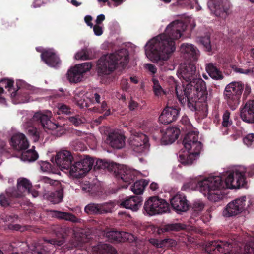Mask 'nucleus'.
Masks as SVG:
<instances>
[{"label":"nucleus","instance_id":"f257e3e1","mask_svg":"<svg viewBox=\"0 0 254 254\" xmlns=\"http://www.w3.org/2000/svg\"><path fill=\"white\" fill-rule=\"evenodd\" d=\"M186 28L185 23L179 20L174 21L168 25L163 33L154 37L146 44V55L158 64L162 71L170 69L164 66L166 59L175 51V40L181 37Z\"/></svg>","mask_w":254,"mask_h":254},{"label":"nucleus","instance_id":"f03ea898","mask_svg":"<svg viewBox=\"0 0 254 254\" xmlns=\"http://www.w3.org/2000/svg\"><path fill=\"white\" fill-rule=\"evenodd\" d=\"M246 180L245 172L236 170L230 172L225 178L219 176H212L201 181L192 180L187 184V186L191 189L199 190L209 200L217 202L225 196L221 189L244 187L246 185Z\"/></svg>","mask_w":254,"mask_h":254},{"label":"nucleus","instance_id":"7ed1b4c3","mask_svg":"<svg viewBox=\"0 0 254 254\" xmlns=\"http://www.w3.org/2000/svg\"><path fill=\"white\" fill-rule=\"evenodd\" d=\"M128 52L121 49L114 53L103 55L98 60L97 72L99 75H110L120 64L124 67L128 62Z\"/></svg>","mask_w":254,"mask_h":254},{"label":"nucleus","instance_id":"20e7f679","mask_svg":"<svg viewBox=\"0 0 254 254\" xmlns=\"http://www.w3.org/2000/svg\"><path fill=\"white\" fill-rule=\"evenodd\" d=\"M198 139V133L195 131L189 132L185 136L183 144L187 152L179 154V161L182 164L190 165L199 156L202 144Z\"/></svg>","mask_w":254,"mask_h":254},{"label":"nucleus","instance_id":"39448f33","mask_svg":"<svg viewBox=\"0 0 254 254\" xmlns=\"http://www.w3.org/2000/svg\"><path fill=\"white\" fill-rule=\"evenodd\" d=\"M94 168L95 170L103 169L110 172H113L116 178L125 183L123 187L126 188L128 184L134 181L136 176V172L134 170H131L125 165L117 164L105 160H97Z\"/></svg>","mask_w":254,"mask_h":254},{"label":"nucleus","instance_id":"423d86ee","mask_svg":"<svg viewBox=\"0 0 254 254\" xmlns=\"http://www.w3.org/2000/svg\"><path fill=\"white\" fill-rule=\"evenodd\" d=\"M182 87L176 85L175 92L178 99L181 101L184 99V96H190V95L196 96L198 100L200 102H205L208 98V91L206 89L205 82L197 76L187 83L185 87L184 84Z\"/></svg>","mask_w":254,"mask_h":254},{"label":"nucleus","instance_id":"0eeeda50","mask_svg":"<svg viewBox=\"0 0 254 254\" xmlns=\"http://www.w3.org/2000/svg\"><path fill=\"white\" fill-rule=\"evenodd\" d=\"M244 89V84L241 81H233L225 87L223 93L224 99L232 110L239 106Z\"/></svg>","mask_w":254,"mask_h":254},{"label":"nucleus","instance_id":"6e6552de","mask_svg":"<svg viewBox=\"0 0 254 254\" xmlns=\"http://www.w3.org/2000/svg\"><path fill=\"white\" fill-rule=\"evenodd\" d=\"M94 162V160L89 156L78 159L74 157L71 167L68 169L70 174L76 178H81L91 170Z\"/></svg>","mask_w":254,"mask_h":254},{"label":"nucleus","instance_id":"1a4fd4ad","mask_svg":"<svg viewBox=\"0 0 254 254\" xmlns=\"http://www.w3.org/2000/svg\"><path fill=\"white\" fill-rule=\"evenodd\" d=\"M129 145L131 149L137 153H142L148 149L149 144L146 135L141 132H135L130 137Z\"/></svg>","mask_w":254,"mask_h":254},{"label":"nucleus","instance_id":"9d476101","mask_svg":"<svg viewBox=\"0 0 254 254\" xmlns=\"http://www.w3.org/2000/svg\"><path fill=\"white\" fill-rule=\"evenodd\" d=\"M177 74L181 79L188 83H190L197 76L195 64L193 62H188L180 64Z\"/></svg>","mask_w":254,"mask_h":254},{"label":"nucleus","instance_id":"9b49d317","mask_svg":"<svg viewBox=\"0 0 254 254\" xmlns=\"http://www.w3.org/2000/svg\"><path fill=\"white\" fill-rule=\"evenodd\" d=\"M246 201V197L242 196L229 202L223 211V215L226 217H231L241 213L247 209L245 207Z\"/></svg>","mask_w":254,"mask_h":254},{"label":"nucleus","instance_id":"f8f14e48","mask_svg":"<svg viewBox=\"0 0 254 254\" xmlns=\"http://www.w3.org/2000/svg\"><path fill=\"white\" fill-rule=\"evenodd\" d=\"M51 112L46 111L45 112H38L33 116V121L40 124L44 128L54 130L58 128V125L50 120Z\"/></svg>","mask_w":254,"mask_h":254},{"label":"nucleus","instance_id":"ddd939ff","mask_svg":"<svg viewBox=\"0 0 254 254\" xmlns=\"http://www.w3.org/2000/svg\"><path fill=\"white\" fill-rule=\"evenodd\" d=\"M180 108L177 106L166 107L159 117V121L164 125L175 121L179 115Z\"/></svg>","mask_w":254,"mask_h":254},{"label":"nucleus","instance_id":"4468645a","mask_svg":"<svg viewBox=\"0 0 254 254\" xmlns=\"http://www.w3.org/2000/svg\"><path fill=\"white\" fill-rule=\"evenodd\" d=\"M74 157L71 152L66 150H63L57 153L55 162L61 168L68 170L71 167Z\"/></svg>","mask_w":254,"mask_h":254},{"label":"nucleus","instance_id":"2eb2a0df","mask_svg":"<svg viewBox=\"0 0 254 254\" xmlns=\"http://www.w3.org/2000/svg\"><path fill=\"white\" fill-rule=\"evenodd\" d=\"M180 50L183 54V58L187 61H190V62H196L200 55L198 49L191 44H182Z\"/></svg>","mask_w":254,"mask_h":254},{"label":"nucleus","instance_id":"dca6fc26","mask_svg":"<svg viewBox=\"0 0 254 254\" xmlns=\"http://www.w3.org/2000/svg\"><path fill=\"white\" fill-rule=\"evenodd\" d=\"M10 144L13 149L19 151L25 150L29 146L27 137L22 133L13 134L10 138Z\"/></svg>","mask_w":254,"mask_h":254},{"label":"nucleus","instance_id":"f3484780","mask_svg":"<svg viewBox=\"0 0 254 254\" xmlns=\"http://www.w3.org/2000/svg\"><path fill=\"white\" fill-rule=\"evenodd\" d=\"M113 206L111 203H90L85 207L84 211L89 214H101L110 212Z\"/></svg>","mask_w":254,"mask_h":254},{"label":"nucleus","instance_id":"a211bd4d","mask_svg":"<svg viewBox=\"0 0 254 254\" xmlns=\"http://www.w3.org/2000/svg\"><path fill=\"white\" fill-rule=\"evenodd\" d=\"M106 236L111 242H124L128 241L130 243L135 240V238L132 234L124 231L116 230H111L107 232Z\"/></svg>","mask_w":254,"mask_h":254},{"label":"nucleus","instance_id":"6ab92c4d","mask_svg":"<svg viewBox=\"0 0 254 254\" xmlns=\"http://www.w3.org/2000/svg\"><path fill=\"white\" fill-rule=\"evenodd\" d=\"M240 117L246 123H254V100H248L241 108Z\"/></svg>","mask_w":254,"mask_h":254},{"label":"nucleus","instance_id":"aec40b11","mask_svg":"<svg viewBox=\"0 0 254 254\" xmlns=\"http://www.w3.org/2000/svg\"><path fill=\"white\" fill-rule=\"evenodd\" d=\"M32 188V184L26 178L18 179L17 181V189H11L12 190L13 195L16 197L20 198L25 194H29Z\"/></svg>","mask_w":254,"mask_h":254},{"label":"nucleus","instance_id":"412c9836","mask_svg":"<svg viewBox=\"0 0 254 254\" xmlns=\"http://www.w3.org/2000/svg\"><path fill=\"white\" fill-rule=\"evenodd\" d=\"M170 204L173 209L178 213L186 211L189 204L186 197L183 194H176L170 199Z\"/></svg>","mask_w":254,"mask_h":254},{"label":"nucleus","instance_id":"4be33fe9","mask_svg":"<svg viewBox=\"0 0 254 254\" xmlns=\"http://www.w3.org/2000/svg\"><path fill=\"white\" fill-rule=\"evenodd\" d=\"M41 56L42 60L49 66L56 67L59 66L61 63L59 57L51 50L43 52Z\"/></svg>","mask_w":254,"mask_h":254},{"label":"nucleus","instance_id":"5701e85b","mask_svg":"<svg viewBox=\"0 0 254 254\" xmlns=\"http://www.w3.org/2000/svg\"><path fill=\"white\" fill-rule=\"evenodd\" d=\"M143 198L140 196H132L123 201L121 206L134 211H137L141 206Z\"/></svg>","mask_w":254,"mask_h":254},{"label":"nucleus","instance_id":"b1692460","mask_svg":"<svg viewBox=\"0 0 254 254\" xmlns=\"http://www.w3.org/2000/svg\"><path fill=\"white\" fill-rule=\"evenodd\" d=\"M180 131L175 127H169L163 134L161 141L162 144L167 145L171 144L178 139Z\"/></svg>","mask_w":254,"mask_h":254},{"label":"nucleus","instance_id":"393cba45","mask_svg":"<svg viewBox=\"0 0 254 254\" xmlns=\"http://www.w3.org/2000/svg\"><path fill=\"white\" fill-rule=\"evenodd\" d=\"M125 136L120 133L110 132L108 136L107 140L113 148L121 149L125 144Z\"/></svg>","mask_w":254,"mask_h":254},{"label":"nucleus","instance_id":"a878e982","mask_svg":"<svg viewBox=\"0 0 254 254\" xmlns=\"http://www.w3.org/2000/svg\"><path fill=\"white\" fill-rule=\"evenodd\" d=\"M88 110L95 113H102L105 112L103 116H100L98 119L95 120V122L98 124H100L103 119L111 114L110 108L105 100L102 101V104L100 106H93V107L89 108Z\"/></svg>","mask_w":254,"mask_h":254},{"label":"nucleus","instance_id":"bb28decb","mask_svg":"<svg viewBox=\"0 0 254 254\" xmlns=\"http://www.w3.org/2000/svg\"><path fill=\"white\" fill-rule=\"evenodd\" d=\"M92 251L95 254H117L116 250L110 245L99 243L93 246Z\"/></svg>","mask_w":254,"mask_h":254},{"label":"nucleus","instance_id":"cd10ccee","mask_svg":"<svg viewBox=\"0 0 254 254\" xmlns=\"http://www.w3.org/2000/svg\"><path fill=\"white\" fill-rule=\"evenodd\" d=\"M17 86L18 89L11 93V97L14 100L16 99V103L28 102L29 100V96L28 93L25 91V89H21L19 86L18 83L16 82Z\"/></svg>","mask_w":254,"mask_h":254},{"label":"nucleus","instance_id":"c85d7f7f","mask_svg":"<svg viewBox=\"0 0 254 254\" xmlns=\"http://www.w3.org/2000/svg\"><path fill=\"white\" fill-rule=\"evenodd\" d=\"M16 198H18L13 195L12 190L9 189L5 193L0 195V204L2 206L6 207L15 203L14 199Z\"/></svg>","mask_w":254,"mask_h":254},{"label":"nucleus","instance_id":"c756f323","mask_svg":"<svg viewBox=\"0 0 254 254\" xmlns=\"http://www.w3.org/2000/svg\"><path fill=\"white\" fill-rule=\"evenodd\" d=\"M53 215L59 219H64L73 223H79L81 221L80 219L78 218L74 214L69 212L54 210L53 211Z\"/></svg>","mask_w":254,"mask_h":254},{"label":"nucleus","instance_id":"7c9ffc66","mask_svg":"<svg viewBox=\"0 0 254 254\" xmlns=\"http://www.w3.org/2000/svg\"><path fill=\"white\" fill-rule=\"evenodd\" d=\"M83 73L76 65L71 68L67 72V78L70 82L77 83L81 81Z\"/></svg>","mask_w":254,"mask_h":254},{"label":"nucleus","instance_id":"2f4dec72","mask_svg":"<svg viewBox=\"0 0 254 254\" xmlns=\"http://www.w3.org/2000/svg\"><path fill=\"white\" fill-rule=\"evenodd\" d=\"M206 70L209 75L213 79L221 80L223 75L220 70L213 63H209L206 65Z\"/></svg>","mask_w":254,"mask_h":254},{"label":"nucleus","instance_id":"473e14b6","mask_svg":"<svg viewBox=\"0 0 254 254\" xmlns=\"http://www.w3.org/2000/svg\"><path fill=\"white\" fill-rule=\"evenodd\" d=\"M35 147L27 150L21 151V159L24 161L33 162L36 160L38 157V153L35 150Z\"/></svg>","mask_w":254,"mask_h":254},{"label":"nucleus","instance_id":"72a5a7b5","mask_svg":"<svg viewBox=\"0 0 254 254\" xmlns=\"http://www.w3.org/2000/svg\"><path fill=\"white\" fill-rule=\"evenodd\" d=\"M154 204L156 209V214L166 212L168 210V203L158 196H153Z\"/></svg>","mask_w":254,"mask_h":254},{"label":"nucleus","instance_id":"f704fd0d","mask_svg":"<svg viewBox=\"0 0 254 254\" xmlns=\"http://www.w3.org/2000/svg\"><path fill=\"white\" fill-rule=\"evenodd\" d=\"M148 182L144 179L136 181L131 187V191L136 195H140L143 193L145 187L148 185Z\"/></svg>","mask_w":254,"mask_h":254},{"label":"nucleus","instance_id":"c9c22d12","mask_svg":"<svg viewBox=\"0 0 254 254\" xmlns=\"http://www.w3.org/2000/svg\"><path fill=\"white\" fill-rule=\"evenodd\" d=\"M90 103H88L87 101L85 99L80 100V101H78V104L80 105L82 108L84 107H86L87 108L90 107L91 105H94L95 104H98L97 106H100L102 104V102H101V95L99 93H95L93 96L92 98L89 99Z\"/></svg>","mask_w":254,"mask_h":254},{"label":"nucleus","instance_id":"e433bc0d","mask_svg":"<svg viewBox=\"0 0 254 254\" xmlns=\"http://www.w3.org/2000/svg\"><path fill=\"white\" fill-rule=\"evenodd\" d=\"M186 228V225L180 223H170L163 226L161 229V230L162 232L179 231L180 230L185 229Z\"/></svg>","mask_w":254,"mask_h":254},{"label":"nucleus","instance_id":"4c0bfd02","mask_svg":"<svg viewBox=\"0 0 254 254\" xmlns=\"http://www.w3.org/2000/svg\"><path fill=\"white\" fill-rule=\"evenodd\" d=\"M153 196L149 197L148 199L145 202L144 205V210L146 213L150 216L156 214V209L154 204Z\"/></svg>","mask_w":254,"mask_h":254},{"label":"nucleus","instance_id":"58836bf2","mask_svg":"<svg viewBox=\"0 0 254 254\" xmlns=\"http://www.w3.org/2000/svg\"><path fill=\"white\" fill-rule=\"evenodd\" d=\"M93 56L90 49H83L78 52L75 55V58L77 60H87L92 59Z\"/></svg>","mask_w":254,"mask_h":254},{"label":"nucleus","instance_id":"ea45409f","mask_svg":"<svg viewBox=\"0 0 254 254\" xmlns=\"http://www.w3.org/2000/svg\"><path fill=\"white\" fill-rule=\"evenodd\" d=\"M26 133L33 141L36 142L40 139V131L36 127L31 126L26 129Z\"/></svg>","mask_w":254,"mask_h":254},{"label":"nucleus","instance_id":"a19ab883","mask_svg":"<svg viewBox=\"0 0 254 254\" xmlns=\"http://www.w3.org/2000/svg\"><path fill=\"white\" fill-rule=\"evenodd\" d=\"M176 244V241L171 238H166L163 240H157V242L155 243V245L158 248H170L175 246Z\"/></svg>","mask_w":254,"mask_h":254},{"label":"nucleus","instance_id":"79ce46f5","mask_svg":"<svg viewBox=\"0 0 254 254\" xmlns=\"http://www.w3.org/2000/svg\"><path fill=\"white\" fill-rule=\"evenodd\" d=\"M63 189L61 188L56 190L55 192L51 193L50 197L53 198L51 201L55 204L61 202L63 198Z\"/></svg>","mask_w":254,"mask_h":254},{"label":"nucleus","instance_id":"37998d69","mask_svg":"<svg viewBox=\"0 0 254 254\" xmlns=\"http://www.w3.org/2000/svg\"><path fill=\"white\" fill-rule=\"evenodd\" d=\"M58 110L56 112L58 115H69L72 112L70 107L64 103H59L58 105Z\"/></svg>","mask_w":254,"mask_h":254},{"label":"nucleus","instance_id":"c03bdc74","mask_svg":"<svg viewBox=\"0 0 254 254\" xmlns=\"http://www.w3.org/2000/svg\"><path fill=\"white\" fill-rule=\"evenodd\" d=\"M194 97H195V98H194V99L193 100V96H192L191 95H190V96H189V97L184 96V98H186V100L187 99L188 101V107L192 111H196V110H198L197 108V102H200L198 100L197 97L196 96H194Z\"/></svg>","mask_w":254,"mask_h":254},{"label":"nucleus","instance_id":"a18cd8bd","mask_svg":"<svg viewBox=\"0 0 254 254\" xmlns=\"http://www.w3.org/2000/svg\"><path fill=\"white\" fill-rule=\"evenodd\" d=\"M69 122L75 126H78L85 122V119L84 117L79 115L69 117Z\"/></svg>","mask_w":254,"mask_h":254},{"label":"nucleus","instance_id":"49530a36","mask_svg":"<svg viewBox=\"0 0 254 254\" xmlns=\"http://www.w3.org/2000/svg\"><path fill=\"white\" fill-rule=\"evenodd\" d=\"M200 42L203 46L205 51L207 52H210L211 51L210 37L209 36L201 37Z\"/></svg>","mask_w":254,"mask_h":254},{"label":"nucleus","instance_id":"de8ad7c7","mask_svg":"<svg viewBox=\"0 0 254 254\" xmlns=\"http://www.w3.org/2000/svg\"><path fill=\"white\" fill-rule=\"evenodd\" d=\"M44 241L52 245L60 246L65 242V237L62 235L60 238H53L51 239H44Z\"/></svg>","mask_w":254,"mask_h":254},{"label":"nucleus","instance_id":"09e8293b","mask_svg":"<svg viewBox=\"0 0 254 254\" xmlns=\"http://www.w3.org/2000/svg\"><path fill=\"white\" fill-rule=\"evenodd\" d=\"M230 112L226 110L223 115V121L222 125L224 127H228L232 124V121L230 119Z\"/></svg>","mask_w":254,"mask_h":254},{"label":"nucleus","instance_id":"8fccbe9b","mask_svg":"<svg viewBox=\"0 0 254 254\" xmlns=\"http://www.w3.org/2000/svg\"><path fill=\"white\" fill-rule=\"evenodd\" d=\"M243 142L248 147H254V134L250 133L243 138Z\"/></svg>","mask_w":254,"mask_h":254},{"label":"nucleus","instance_id":"3c124183","mask_svg":"<svg viewBox=\"0 0 254 254\" xmlns=\"http://www.w3.org/2000/svg\"><path fill=\"white\" fill-rule=\"evenodd\" d=\"M76 66L81 70L83 74L90 70L92 64L91 62H86L81 64L76 65Z\"/></svg>","mask_w":254,"mask_h":254},{"label":"nucleus","instance_id":"603ef678","mask_svg":"<svg viewBox=\"0 0 254 254\" xmlns=\"http://www.w3.org/2000/svg\"><path fill=\"white\" fill-rule=\"evenodd\" d=\"M153 92L154 94L159 96L163 92V89L161 86L159 85L158 81L156 80H153Z\"/></svg>","mask_w":254,"mask_h":254},{"label":"nucleus","instance_id":"864d4df0","mask_svg":"<svg viewBox=\"0 0 254 254\" xmlns=\"http://www.w3.org/2000/svg\"><path fill=\"white\" fill-rule=\"evenodd\" d=\"M0 84L3 85L5 88H8V91H10L12 90L14 81L11 80L3 79L0 81Z\"/></svg>","mask_w":254,"mask_h":254},{"label":"nucleus","instance_id":"5fc2aeb1","mask_svg":"<svg viewBox=\"0 0 254 254\" xmlns=\"http://www.w3.org/2000/svg\"><path fill=\"white\" fill-rule=\"evenodd\" d=\"M41 169L44 172L49 171L51 168V165L47 161H40L39 162Z\"/></svg>","mask_w":254,"mask_h":254},{"label":"nucleus","instance_id":"6e6d98bb","mask_svg":"<svg viewBox=\"0 0 254 254\" xmlns=\"http://www.w3.org/2000/svg\"><path fill=\"white\" fill-rule=\"evenodd\" d=\"M113 2H114V5L115 7L118 6L122 4L125 1V0H111ZM100 2H103L104 3L108 2V5L110 6L111 2L109 1V0H98Z\"/></svg>","mask_w":254,"mask_h":254},{"label":"nucleus","instance_id":"4d7b16f0","mask_svg":"<svg viewBox=\"0 0 254 254\" xmlns=\"http://www.w3.org/2000/svg\"><path fill=\"white\" fill-rule=\"evenodd\" d=\"M40 181L42 183L48 184L51 185H53L55 183L56 181L50 179L49 177L43 176L42 177Z\"/></svg>","mask_w":254,"mask_h":254},{"label":"nucleus","instance_id":"13d9d810","mask_svg":"<svg viewBox=\"0 0 254 254\" xmlns=\"http://www.w3.org/2000/svg\"><path fill=\"white\" fill-rule=\"evenodd\" d=\"M204 207V204L201 202H196L193 204V209L195 211H201Z\"/></svg>","mask_w":254,"mask_h":254},{"label":"nucleus","instance_id":"bf43d9fd","mask_svg":"<svg viewBox=\"0 0 254 254\" xmlns=\"http://www.w3.org/2000/svg\"><path fill=\"white\" fill-rule=\"evenodd\" d=\"M138 107V103L133 100L132 99H130L128 103V108L130 111H133Z\"/></svg>","mask_w":254,"mask_h":254},{"label":"nucleus","instance_id":"052dcab7","mask_svg":"<svg viewBox=\"0 0 254 254\" xmlns=\"http://www.w3.org/2000/svg\"><path fill=\"white\" fill-rule=\"evenodd\" d=\"M181 122L182 124L186 127V128H190L191 127V126L190 123L187 116H183L182 118Z\"/></svg>","mask_w":254,"mask_h":254},{"label":"nucleus","instance_id":"680f3d73","mask_svg":"<svg viewBox=\"0 0 254 254\" xmlns=\"http://www.w3.org/2000/svg\"><path fill=\"white\" fill-rule=\"evenodd\" d=\"M93 31L94 34L97 36H100L103 33L102 27L98 25H95L93 26Z\"/></svg>","mask_w":254,"mask_h":254},{"label":"nucleus","instance_id":"e2e57ef3","mask_svg":"<svg viewBox=\"0 0 254 254\" xmlns=\"http://www.w3.org/2000/svg\"><path fill=\"white\" fill-rule=\"evenodd\" d=\"M244 92L243 94V97L246 98L247 96L250 94L251 92V87L248 85L246 84L245 86H244Z\"/></svg>","mask_w":254,"mask_h":254},{"label":"nucleus","instance_id":"0e129e2a","mask_svg":"<svg viewBox=\"0 0 254 254\" xmlns=\"http://www.w3.org/2000/svg\"><path fill=\"white\" fill-rule=\"evenodd\" d=\"M105 17L103 14H100L97 17L96 23L97 25L101 24L102 22L105 20Z\"/></svg>","mask_w":254,"mask_h":254},{"label":"nucleus","instance_id":"69168bd1","mask_svg":"<svg viewBox=\"0 0 254 254\" xmlns=\"http://www.w3.org/2000/svg\"><path fill=\"white\" fill-rule=\"evenodd\" d=\"M146 67L148 69L149 71L153 73L156 72V68L155 66L151 64H146Z\"/></svg>","mask_w":254,"mask_h":254},{"label":"nucleus","instance_id":"338daca9","mask_svg":"<svg viewBox=\"0 0 254 254\" xmlns=\"http://www.w3.org/2000/svg\"><path fill=\"white\" fill-rule=\"evenodd\" d=\"M85 21L87 23V25L92 27L93 26V24L91 22L92 21V17L91 16H86L85 17Z\"/></svg>","mask_w":254,"mask_h":254},{"label":"nucleus","instance_id":"774afa93","mask_svg":"<svg viewBox=\"0 0 254 254\" xmlns=\"http://www.w3.org/2000/svg\"><path fill=\"white\" fill-rule=\"evenodd\" d=\"M122 88L124 90L127 91L128 88V83L126 80L123 79L122 80Z\"/></svg>","mask_w":254,"mask_h":254}]
</instances>
